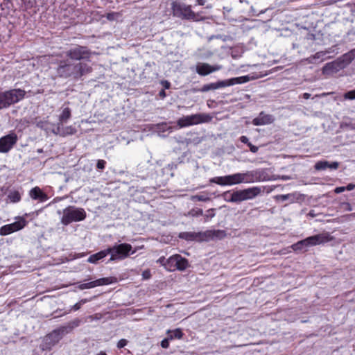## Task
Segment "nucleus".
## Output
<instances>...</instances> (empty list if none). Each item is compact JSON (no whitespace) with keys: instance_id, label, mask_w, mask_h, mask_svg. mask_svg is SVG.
I'll return each instance as SVG.
<instances>
[{"instance_id":"nucleus-1","label":"nucleus","mask_w":355,"mask_h":355,"mask_svg":"<svg viewBox=\"0 0 355 355\" xmlns=\"http://www.w3.org/2000/svg\"><path fill=\"white\" fill-rule=\"evenodd\" d=\"M78 324V321H74L67 326H63L52 331L44 337L40 346L41 349L42 351L51 350L65 335L71 332Z\"/></svg>"},{"instance_id":"nucleus-2","label":"nucleus","mask_w":355,"mask_h":355,"mask_svg":"<svg viewBox=\"0 0 355 355\" xmlns=\"http://www.w3.org/2000/svg\"><path fill=\"white\" fill-rule=\"evenodd\" d=\"M255 182L252 171L245 173H237L225 176L214 177L210 180V182L220 186H232L241 183H252Z\"/></svg>"},{"instance_id":"nucleus-3","label":"nucleus","mask_w":355,"mask_h":355,"mask_svg":"<svg viewBox=\"0 0 355 355\" xmlns=\"http://www.w3.org/2000/svg\"><path fill=\"white\" fill-rule=\"evenodd\" d=\"M333 240V237L328 232L313 235L301 240L291 245L294 251H306L309 247L323 244Z\"/></svg>"},{"instance_id":"nucleus-4","label":"nucleus","mask_w":355,"mask_h":355,"mask_svg":"<svg viewBox=\"0 0 355 355\" xmlns=\"http://www.w3.org/2000/svg\"><path fill=\"white\" fill-rule=\"evenodd\" d=\"M26 92L21 89H13L0 92V110L7 108L10 105L22 100Z\"/></svg>"},{"instance_id":"nucleus-5","label":"nucleus","mask_w":355,"mask_h":355,"mask_svg":"<svg viewBox=\"0 0 355 355\" xmlns=\"http://www.w3.org/2000/svg\"><path fill=\"white\" fill-rule=\"evenodd\" d=\"M87 214L83 208L69 206L62 211L60 222L68 225L73 222L82 221L86 218Z\"/></svg>"},{"instance_id":"nucleus-6","label":"nucleus","mask_w":355,"mask_h":355,"mask_svg":"<svg viewBox=\"0 0 355 355\" xmlns=\"http://www.w3.org/2000/svg\"><path fill=\"white\" fill-rule=\"evenodd\" d=\"M261 192L262 190L259 187H253L243 190H238L230 193V198H225V200L229 202H240L254 199Z\"/></svg>"},{"instance_id":"nucleus-7","label":"nucleus","mask_w":355,"mask_h":355,"mask_svg":"<svg viewBox=\"0 0 355 355\" xmlns=\"http://www.w3.org/2000/svg\"><path fill=\"white\" fill-rule=\"evenodd\" d=\"M106 250L107 254H110V261L125 259L130 254H133L136 252L132 250V247L130 244L126 243L116 244Z\"/></svg>"},{"instance_id":"nucleus-8","label":"nucleus","mask_w":355,"mask_h":355,"mask_svg":"<svg viewBox=\"0 0 355 355\" xmlns=\"http://www.w3.org/2000/svg\"><path fill=\"white\" fill-rule=\"evenodd\" d=\"M172 9L175 15L182 19L193 21H199L204 19L201 16V12H194L191 10V6L189 5L173 2L172 4Z\"/></svg>"},{"instance_id":"nucleus-9","label":"nucleus","mask_w":355,"mask_h":355,"mask_svg":"<svg viewBox=\"0 0 355 355\" xmlns=\"http://www.w3.org/2000/svg\"><path fill=\"white\" fill-rule=\"evenodd\" d=\"M211 120L212 116L210 114L206 113H199L180 118L177 121V125L180 128H182L191 125L208 123Z\"/></svg>"},{"instance_id":"nucleus-10","label":"nucleus","mask_w":355,"mask_h":355,"mask_svg":"<svg viewBox=\"0 0 355 355\" xmlns=\"http://www.w3.org/2000/svg\"><path fill=\"white\" fill-rule=\"evenodd\" d=\"M189 266V261L187 259L182 257L180 254H174L168 258V262L166 263V270L175 271L180 270L183 271Z\"/></svg>"},{"instance_id":"nucleus-11","label":"nucleus","mask_w":355,"mask_h":355,"mask_svg":"<svg viewBox=\"0 0 355 355\" xmlns=\"http://www.w3.org/2000/svg\"><path fill=\"white\" fill-rule=\"evenodd\" d=\"M17 220L12 223L5 225L0 228V234L6 236L13 232L22 230L27 224V221L23 217H17Z\"/></svg>"},{"instance_id":"nucleus-12","label":"nucleus","mask_w":355,"mask_h":355,"mask_svg":"<svg viewBox=\"0 0 355 355\" xmlns=\"http://www.w3.org/2000/svg\"><path fill=\"white\" fill-rule=\"evenodd\" d=\"M117 281V278L115 277H102L87 283L80 284L78 288L80 290L91 289L101 286L115 284Z\"/></svg>"},{"instance_id":"nucleus-13","label":"nucleus","mask_w":355,"mask_h":355,"mask_svg":"<svg viewBox=\"0 0 355 355\" xmlns=\"http://www.w3.org/2000/svg\"><path fill=\"white\" fill-rule=\"evenodd\" d=\"M90 55V51L87 47L82 46H77L67 52V55L71 60H75L88 59Z\"/></svg>"},{"instance_id":"nucleus-14","label":"nucleus","mask_w":355,"mask_h":355,"mask_svg":"<svg viewBox=\"0 0 355 355\" xmlns=\"http://www.w3.org/2000/svg\"><path fill=\"white\" fill-rule=\"evenodd\" d=\"M18 140L17 135L15 132L0 138V153H6L10 151Z\"/></svg>"},{"instance_id":"nucleus-15","label":"nucleus","mask_w":355,"mask_h":355,"mask_svg":"<svg viewBox=\"0 0 355 355\" xmlns=\"http://www.w3.org/2000/svg\"><path fill=\"white\" fill-rule=\"evenodd\" d=\"M222 66L219 64L210 65L208 63L198 62L196 64V72L200 76H207L213 72L219 71L222 69Z\"/></svg>"},{"instance_id":"nucleus-16","label":"nucleus","mask_w":355,"mask_h":355,"mask_svg":"<svg viewBox=\"0 0 355 355\" xmlns=\"http://www.w3.org/2000/svg\"><path fill=\"white\" fill-rule=\"evenodd\" d=\"M345 67V64H342L339 60L326 64L322 68L324 74H332L338 72Z\"/></svg>"},{"instance_id":"nucleus-17","label":"nucleus","mask_w":355,"mask_h":355,"mask_svg":"<svg viewBox=\"0 0 355 355\" xmlns=\"http://www.w3.org/2000/svg\"><path fill=\"white\" fill-rule=\"evenodd\" d=\"M275 119L270 114H265L263 112H261L259 116L254 118L252 120V123L254 125H268L273 123Z\"/></svg>"},{"instance_id":"nucleus-18","label":"nucleus","mask_w":355,"mask_h":355,"mask_svg":"<svg viewBox=\"0 0 355 355\" xmlns=\"http://www.w3.org/2000/svg\"><path fill=\"white\" fill-rule=\"evenodd\" d=\"M73 68V64H67L65 62H61L57 68V73L59 76L62 78H69L72 76V69Z\"/></svg>"},{"instance_id":"nucleus-19","label":"nucleus","mask_w":355,"mask_h":355,"mask_svg":"<svg viewBox=\"0 0 355 355\" xmlns=\"http://www.w3.org/2000/svg\"><path fill=\"white\" fill-rule=\"evenodd\" d=\"M202 236H204L207 239H222L226 236V232L225 230H207L202 233Z\"/></svg>"},{"instance_id":"nucleus-20","label":"nucleus","mask_w":355,"mask_h":355,"mask_svg":"<svg viewBox=\"0 0 355 355\" xmlns=\"http://www.w3.org/2000/svg\"><path fill=\"white\" fill-rule=\"evenodd\" d=\"M30 197L34 200H40L41 202L46 201L48 196L44 193L40 187H35L33 188L29 192Z\"/></svg>"},{"instance_id":"nucleus-21","label":"nucleus","mask_w":355,"mask_h":355,"mask_svg":"<svg viewBox=\"0 0 355 355\" xmlns=\"http://www.w3.org/2000/svg\"><path fill=\"white\" fill-rule=\"evenodd\" d=\"M107 255V250H101L96 254L91 255L87 261L91 263H96L99 260L105 258Z\"/></svg>"},{"instance_id":"nucleus-22","label":"nucleus","mask_w":355,"mask_h":355,"mask_svg":"<svg viewBox=\"0 0 355 355\" xmlns=\"http://www.w3.org/2000/svg\"><path fill=\"white\" fill-rule=\"evenodd\" d=\"M355 58V49L351 50L348 53L344 54L338 60L342 62L343 64H345V67L349 64Z\"/></svg>"},{"instance_id":"nucleus-23","label":"nucleus","mask_w":355,"mask_h":355,"mask_svg":"<svg viewBox=\"0 0 355 355\" xmlns=\"http://www.w3.org/2000/svg\"><path fill=\"white\" fill-rule=\"evenodd\" d=\"M202 236V233H195V232H182L180 234L179 236L181 239H185L187 241H194L198 239H201Z\"/></svg>"},{"instance_id":"nucleus-24","label":"nucleus","mask_w":355,"mask_h":355,"mask_svg":"<svg viewBox=\"0 0 355 355\" xmlns=\"http://www.w3.org/2000/svg\"><path fill=\"white\" fill-rule=\"evenodd\" d=\"M78 64H79V68H78L79 73H78V74L79 75V78L80 77H82L83 76H85V75L92 72V68L87 64L84 63V62H79Z\"/></svg>"},{"instance_id":"nucleus-25","label":"nucleus","mask_w":355,"mask_h":355,"mask_svg":"<svg viewBox=\"0 0 355 355\" xmlns=\"http://www.w3.org/2000/svg\"><path fill=\"white\" fill-rule=\"evenodd\" d=\"M71 116V111L69 107H64L62 109L61 114L59 116V121L61 123L67 122Z\"/></svg>"},{"instance_id":"nucleus-26","label":"nucleus","mask_w":355,"mask_h":355,"mask_svg":"<svg viewBox=\"0 0 355 355\" xmlns=\"http://www.w3.org/2000/svg\"><path fill=\"white\" fill-rule=\"evenodd\" d=\"M231 79V83L232 85H236V84H243L249 82L250 80H252L253 78L250 77V76H243L236 78H232Z\"/></svg>"},{"instance_id":"nucleus-27","label":"nucleus","mask_w":355,"mask_h":355,"mask_svg":"<svg viewBox=\"0 0 355 355\" xmlns=\"http://www.w3.org/2000/svg\"><path fill=\"white\" fill-rule=\"evenodd\" d=\"M10 202L16 203L21 200V193L18 191H10L8 195Z\"/></svg>"},{"instance_id":"nucleus-28","label":"nucleus","mask_w":355,"mask_h":355,"mask_svg":"<svg viewBox=\"0 0 355 355\" xmlns=\"http://www.w3.org/2000/svg\"><path fill=\"white\" fill-rule=\"evenodd\" d=\"M77 132V130L75 127L72 125H68L66 127H63L62 133L61 134V137H65L67 136L75 135Z\"/></svg>"},{"instance_id":"nucleus-29","label":"nucleus","mask_w":355,"mask_h":355,"mask_svg":"<svg viewBox=\"0 0 355 355\" xmlns=\"http://www.w3.org/2000/svg\"><path fill=\"white\" fill-rule=\"evenodd\" d=\"M203 214V211L202 209L194 208L191 209L185 216L190 217H198L202 216Z\"/></svg>"},{"instance_id":"nucleus-30","label":"nucleus","mask_w":355,"mask_h":355,"mask_svg":"<svg viewBox=\"0 0 355 355\" xmlns=\"http://www.w3.org/2000/svg\"><path fill=\"white\" fill-rule=\"evenodd\" d=\"M190 199L193 201L198 200V201H202V202H207L210 200L209 197L207 195H194L191 196Z\"/></svg>"},{"instance_id":"nucleus-31","label":"nucleus","mask_w":355,"mask_h":355,"mask_svg":"<svg viewBox=\"0 0 355 355\" xmlns=\"http://www.w3.org/2000/svg\"><path fill=\"white\" fill-rule=\"evenodd\" d=\"M276 198L277 200H279L281 201H285L287 200H291V201H294L295 195L293 193H288V194H284V195H279Z\"/></svg>"},{"instance_id":"nucleus-32","label":"nucleus","mask_w":355,"mask_h":355,"mask_svg":"<svg viewBox=\"0 0 355 355\" xmlns=\"http://www.w3.org/2000/svg\"><path fill=\"white\" fill-rule=\"evenodd\" d=\"M329 162L327 161L318 162L315 165V168L318 171L324 170L328 168Z\"/></svg>"},{"instance_id":"nucleus-33","label":"nucleus","mask_w":355,"mask_h":355,"mask_svg":"<svg viewBox=\"0 0 355 355\" xmlns=\"http://www.w3.org/2000/svg\"><path fill=\"white\" fill-rule=\"evenodd\" d=\"M326 53L323 51L317 52L315 55L313 56L309 57L306 59L309 63H313V60L315 59H320L322 58L324 55H325Z\"/></svg>"},{"instance_id":"nucleus-34","label":"nucleus","mask_w":355,"mask_h":355,"mask_svg":"<svg viewBox=\"0 0 355 355\" xmlns=\"http://www.w3.org/2000/svg\"><path fill=\"white\" fill-rule=\"evenodd\" d=\"M230 83H231V79H229V80H227L219 81L218 83H215L216 87V89H219V88H221V87L231 86L232 84H230Z\"/></svg>"},{"instance_id":"nucleus-35","label":"nucleus","mask_w":355,"mask_h":355,"mask_svg":"<svg viewBox=\"0 0 355 355\" xmlns=\"http://www.w3.org/2000/svg\"><path fill=\"white\" fill-rule=\"evenodd\" d=\"M62 123L61 122H59L58 124H57V126L55 129H53L52 130V132L55 135H58V136H60L61 137V134L62 133V130H63V126L62 125Z\"/></svg>"},{"instance_id":"nucleus-36","label":"nucleus","mask_w":355,"mask_h":355,"mask_svg":"<svg viewBox=\"0 0 355 355\" xmlns=\"http://www.w3.org/2000/svg\"><path fill=\"white\" fill-rule=\"evenodd\" d=\"M182 335L183 334H182V332L181 331V330L176 329L171 333V334L170 335V338L172 339L173 338H175L180 339L182 337Z\"/></svg>"},{"instance_id":"nucleus-37","label":"nucleus","mask_w":355,"mask_h":355,"mask_svg":"<svg viewBox=\"0 0 355 355\" xmlns=\"http://www.w3.org/2000/svg\"><path fill=\"white\" fill-rule=\"evenodd\" d=\"M78 68H79L78 63L76 64H73V68L72 69V77L74 79H78L79 78V75L78 74V73H79Z\"/></svg>"},{"instance_id":"nucleus-38","label":"nucleus","mask_w":355,"mask_h":355,"mask_svg":"<svg viewBox=\"0 0 355 355\" xmlns=\"http://www.w3.org/2000/svg\"><path fill=\"white\" fill-rule=\"evenodd\" d=\"M211 89H216V84L215 83H211V84H208V85H205L201 89V91L202 92H208Z\"/></svg>"},{"instance_id":"nucleus-39","label":"nucleus","mask_w":355,"mask_h":355,"mask_svg":"<svg viewBox=\"0 0 355 355\" xmlns=\"http://www.w3.org/2000/svg\"><path fill=\"white\" fill-rule=\"evenodd\" d=\"M214 211H215L214 209H210L207 211V213L205 215V221H207L209 220V218H212L215 216Z\"/></svg>"},{"instance_id":"nucleus-40","label":"nucleus","mask_w":355,"mask_h":355,"mask_svg":"<svg viewBox=\"0 0 355 355\" xmlns=\"http://www.w3.org/2000/svg\"><path fill=\"white\" fill-rule=\"evenodd\" d=\"M344 98L345 99H349V100H354V99H355V89L354 90H351V91H349V92H346L344 94Z\"/></svg>"},{"instance_id":"nucleus-41","label":"nucleus","mask_w":355,"mask_h":355,"mask_svg":"<svg viewBox=\"0 0 355 355\" xmlns=\"http://www.w3.org/2000/svg\"><path fill=\"white\" fill-rule=\"evenodd\" d=\"M167 262H168V259H166L164 257H161L157 260V263H160L166 270Z\"/></svg>"},{"instance_id":"nucleus-42","label":"nucleus","mask_w":355,"mask_h":355,"mask_svg":"<svg viewBox=\"0 0 355 355\" xmlns=\"http://www.w3.org/2000/svg\"><path fill=\"white\" fill-rule=\"evenodd\" d=\"M106 162L105 160L98 159L97 162L96 167L98 169L103 170L105 167Z\"/></svg>"},{"instance_id":"nucleus-43","label":"nucleus","mask_w":355,"mask_h":355,"mask_svg":"<svg viewBox=\"0 0 355 355\" xmlns=\"http://www.w3.org/2000/svg\"><path fill=\"white\" fill-rule=\"evenodd\" d=\"M141 275L144 279H149L151 277V273L150 270L147 269L144 270Z\"/></svg>"},{"instance_id":"nucleus-44","label":"nucleus","mask_w":355,"mask_h":355,"mask_svg":"<svg viewBox=\"0 0 355 355\" xmlns=\"http://www.w3.org/2000/svg\"><path fill=\"white\" fill-rule=\"evenodd\" d=\"M341 206L345 211H349L352 210V205L349 202H343L342 203Z\"/></svg>"},{"instance_id":"nucleus-45","label":"nucleus","mask_w":355,"mask_h":355,"mask_svg":"<svg viewBox=\"0 0 355 355\" xmlns=\"http://www.w3.org/2000/svg\"><path fill=\"white\" fill-rule=\"evenodd\" d=\"M128 343V341L125 340V339H121L118 343H117V347L121 349V348H123V347H125Z\"/></svg>"},{"instance_id":"nucleus-46","label":"nucleus","mask_w":355,"mask_h":355,"mask_svg":"<svg viewBox=\"0 0 355 355\" xmlns=\"http://www.w3.org/2000/svg\"><path fill=\"white\" fill-rule=\"evenodd\" d=\"M339 164L337 162H334L331 164L329 163L328 168L331 169H337L338 168Z\"/></svg>"},{"instance_id":"nucleus-47","label":"nucleus","mask_w":355,"mask_h":355,"mask_svg":"<svg viewBox=\"0 0 355 355\" xmlns=\"http://www.w3.org/2000/svg\"><path fill=\"white\" fill-rule=\"evenodd\" d=\"M250 147V151L255 153L258 151L259 148L256 146L252 145L251 143L248 145Z\"/></svg>"},{"instance_id":"nucleus-48","label":"nucleus","mask_w":355,"mask_h":355,"mask_svg":"<svg viewBox=\"0 0 355 355\" xmlns=\"http://www.w3.org/2000/svg\"><path fill=\"white\" fill-rule=\"evenodd\" d=\"M345 191V187H336L334 190L336 193H340Z\"/></svg>"},{"instance_id":"nucleus-49","label":"nucleus","mask_w":355,"mask_h":355,"mask_svg":"<svg viewBox=\"0 0 355 355\" xmlns=\"http://www.w3.org/2000/svg\"><path fill=\"white\" fill-rule=\"evenodd\" d=\"M168 339H164L162 342H161V346L163 347V348H167L168 347Z\"/></svg>"},{"instance_id":"nucleus-50","label":"nucleus","mask_w":355,"mask_h":355,"mask_svg":"<svg viewBox=\"0 0 355 355\" xmlns=\"http://www.w3.org/2000/svg\"><path fill=\"white\" fill-rule=\"evenodd\" d=\"M240 140L242 143L246 144L247 145L250 143L246 136H241Z\"/></svg>"},{"instance_id":"nucleus-51","label":"nucleus","mask_w":355,"mask_h":355,"mask_svg":"<svg viewBox=\"0 0 355 355\" xmlns=\"http://www.w3.org/2000/svg\"><path fill=\"white\" fill-rule=\"evenodd\" d=\"M207 0H196V3L199 6L205 5Z\"/></svg>"},{"instance_id":"nucleus-52","label":"nucleus","mask_w":355,"mask_h":355,"mask_svg":"<svg viewBox=\"0 0 355 355\" xmlns=\"http://www.w3.org/2000/svg\"><path fill=\"white\" fill-rule=\"evenodd\" d=\"M354 188H355V185H354L352 184H349L345 187V190L351 191V190L354 189Z\"/></svg>"},{"instance_id":"nucleus-53","label":"nucleus","mask_w":355,"mask_h":355,"mask_svg":"<svg viewBox=\"0 0 355 355\" xmlns=\"http://www.w3.org/2000/svg\"><path fill=\"white\" fill-rule=\"evenodd\" d=\"M114 13H109L107 14V18L110 20H112L114 19Z\"/></svg>"},{"instance_id":"nucleus-54","label":"nucleus","mask_w":355,"mask_h":355,"mask_svg":"<svg viewBox=\"0 0 355 355\" xmlns=\"http://www.w3.org/2000/svg\"><path fill=\"white\" fill-rule=\"evenodd\" d=\"M311 96V94L309 93H304L303 94V98L305 99H309Z\"/></svg>"},{"instance_id":"nucleus-55","label":"nucleus","mask_w":355,"mask_h":355,"mask_svg":"<svg viewBox=\"0 0 355 355\" xmlns=\"http://www.w3.org/2000/svg\"><path fill=\"white\" fill-rule=\"evenodd\" d=\"M166 125H167V124H166V123H162V124H157V128H158V129H160V128H161L162 127H163V126L166 127Z\"/></svg>"},{"instance_id":"nucleus-56","label":"nucleus","mask_w":355,"mask_h":355,"mask_svg":"<svg viewBox=\"0 0 355 355\" xmlns=\"http://www.w3.org/2000/svg\"><path fill=\"white\" fill-rule=\"evenodd\" d=\"M169 86H170V83L167 81L165 82V84H164V87L168 89L169 88Z\"/></svg>"},{"instance_id":"nucleus-57","label":"nucleus","mask_w":355,"mask_h":355,"mask_svg":"<svg viewBox=\"0 0 355 355\" xmlns=\"http://www.w3.org/2000/svg\"><path fill=\"white\" fill-rule=\"evenodd\" d=\"M96 355H107V354L105 352L101 351L96 354Z\"/></svg>"},{"instance_id":"nucleus-58","label":"nucleus","mask_w":355,"mask_h":355,"mask_svg":"<svg viewBox=\"0 0 355 355\" xmlns=\"http://www.w3.org/2000/svg\"><path fill=\"white\" fill-rule=\"evenodd\" d=\"M85 255V253L78 254L76 256V258L83 257H84Z\"/></svg>"},{"instance_id":"nucleus-59","label":"nucleus","mask_w":355,"mask_h":355,"mask_svg":"<svg viewBox=\"0 0 355 355\" xmlns=\"http://www.w3.org/2000/svg\"><path fill=\"white\" fill-rule=\"evenodd\" d=\"M74 306H75V309H80V304H79V303L76 304Z\"/></svg>"},{"instance_id":"nucleus-60","label":"nucleus","mask_w":355,"mask_h":355,"mask_svg":"<svg viewBox=\"0 0 355 355\" xmlns=\"http://www.w3.org/2000/svg\"><path fill=\"white\" fill-rule=\"evenodd\" d=\"M160 96H163V97H164V96H165V92H164V91H163V90H162V91L160 92Z\"/></svg>"},{"instance_id":"nucleus-61","label":"nucleus","mask_w":355,"mask_h":355,"mask_svg":"<svg viewBox=\"0 0 355 355\" xmlns=\"http://www.w3.org/2000/svg\"><path fill=\"white\" fill-rule=\"evenodd\" d=\"M329 94V93H323L322 94H321L322 96H325Z\"/></svg>"},{"instance_id":"nucleus-62","label":"nucleus","mask_w":355,"mask_h":355,"mask_svg":"<svg viewBox=\"0 0 355 355\" xmlns=\"http://www.w3.org/2000/svg\"><path fill=\"white\" fill-rule=\"evenodd\" d=\"M206 8L211 9L212 8V6L211 5H207Z\"/></svg>"},{"instance_id":"nucleus-63","label":"nucleus","mask_w":355,"mask_h":355,"mask_svg":"<svg viewBox=\"0 0 355 355\" xmlns=\"http://www.w3.org/2000/svg\"><path fill=\"white\" fill-rule=\"evenodd\" d=\"M37 152H38V153H42V149H39V150H37Z\"/></svg>"},{"instance_id":"nucleus-64","label":"nucleus","mask_w":355,"mask_h":355,"mask_svg":"<svg viewBox=\"0 0 355 355\" xmlns=\"http://www.w3.org/2000/svg\"><path fill=\"white\" fill-rule=\"evenodd\" d=\"M167 130H171V127H168Z\"/></svg>"}]
</instances>
